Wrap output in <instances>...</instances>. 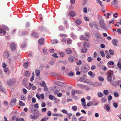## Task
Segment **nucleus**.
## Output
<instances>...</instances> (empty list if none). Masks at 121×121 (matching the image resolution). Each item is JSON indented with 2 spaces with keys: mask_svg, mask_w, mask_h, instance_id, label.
<instances>
[{
  "mask_svg": "<svg viewBox=\"0 0 121 121\" xmlns=\"http://www.w3.org/2000/svg\"><path fill=\"white\" fill-rule=\"evenodd\" d=\"M99 24L101 27L104 30H108V27L104 23V20L102 17L99 19Z\"/></svg>",
  "mask_w": 121,
  "mask_h": 121,
  "instance_id": "1",
  "label": "nucleus"
},
{
  "mask_svg": "<svg viewBox=\"0 0 121 121\" xmlns=\"http://www.w3.org/2000/svg\"><path fill=\"white\" fill-rule=\"evenodd\" d=\"M11 50L13 51H14L16 48V46L14 43H12L10 45Z\"/></svg>",
  "mask_w": 121,
  "mask_h": 121,
  "instance_id": "2",
  "label": "nucleus"
},
{
  "mask_svg": "<svg viewBox=\"0 0 121 121\" xmlns=\"http://www.w3.org/2000/svg\"><path fill=\"white\" fill-rule=\"evenodd\" d=\"M14 83L12 79H10L8 80L7 81V84L9 86H10L13 84Z\"/></svg>",
  "mask_w": 121,
  "mask_h": 121,
  "instance_id": "3",
  "label": "nucleus"
},
{
  "mask_svg": "<svg viewBox=\"0 0 121 121\" xmlns=\"http://www.w3.org/2000/svg\"><path fill=\"white\" fill-rule=\"evenodd\" d=\"M16 101L17 100L16 99L13 98L12 99L11 101L10 102V104L12 106H14L16 104L15 103L16 102Z\"/></svg>",
  "mask_w": 121,
  "mask_h": 121,
  "instance_id": "4",
  "label": "nucleus"
},
{
  "mask_svg": "<svg viewBox=\"0 0 121 121\" xmlns=\"http://www.w3.org/2000/svg\"><path fill=\"white\" fill-rule=\"evenodd\" d=\"M110 82L112 85L115 86H117V85H119V82L118 81L116 82L112 80Z\"/></svg>",
  "mask_w": 121,
  "mask_h": 121,
  "instance_id": "5",
  "label": "nucleus"
},
{
  "mask_svg": "<svg viewBox=\"0 0 121 121\" xmlns=\"http://www.w3.org/2000/svg\"><path fill=\"white\" fill-rule=\"evenodd\" d=\"M68 60L69 62H73L74 60V57L70 55L68 57Z\"/></svg>",
  "mask_w": 121,
  "mask_h": 121,
  "instance_id": "6",
  "label": "nucleus"
},
{
  "mask_svg": "<svg viewBox=\"0 0 121 121\" xmlns=\"http://www.w3.org/2000/svg\"><path fill=\"white\" fill-rule=\"evenodd\" d=\"M83 45L84 47H90V43L87 42H84L83 43Z\"/></svg>",
  "mask_w": 121,
  "mask_h": 121,
  "instance_id": "7",
  "label": "nucleus"
},
{
  "mask_svg": "<svg viewBox=\"0 0 121 121\" xmlns=\"http://www.w3.org/2000/svg\"><path fill=\"white\" fill-rule=\"evenodd\" d=\"M77 86L82 89H85L86 88V86L80 84H77Z\"/></svg>",
  "mask_w": 121,
  "mask_h": 121,
  "instance_id": "8",
  "label": "nucleus"
},
{
  "mask_svg": "<svg viewBox=\"0 0 121 121\" xmlns=\"http://www.w3.org/2000/svg\"><path fill=\"white\" fill-rule=\"evenodd\" d=\"M118 42V41L116 39H113L112 41V43L115 46H117V43Z\"/></svg>",
  "mask_w": 121,
  "mask_h": 121,
  "instance_id": "9",
  "label": "nucleus"
},
{
  "mask_svg": "<svg viewBox=\"0 0 121 121\" xmlns=\"http://www.w3.org/2000/svg\"><path fill=\"white\" fill-rule=\"evenodd\" d=\"M28 79L26 78H25L23 79L22 80V83L25 86L27 84Z\"/></svg>",
  "mask_w": 121,
  "mask_h": 121,
  "instance_id": "10",
  "label": "nucleus"
},
{
  "mask_svg": "<svg viewBox=\"0 0 121 121\" xmlns=\"http://www.w3.org/2000/svg\"><path fill=\"white\" fill-rule=\"evenodd\" d=\"M65 52L68 54H70L72 53V51L70 48H68L66 49Z\"/></svg>",
  "mask_w": 121,
  "mask_h": 121,
  "instance_id": "11",
  "label": "nucleus"
},
{
  "mask_svg": "<svg viewBox=\"0 0 121 121\" xmlns=\"http://www.w3.org/2000/svg\"><path fill=\"white\" fill-rule=\"evenodd\" d=\"M9 53L8 51H5L4 53V57L5 58H7L9 56Z\"/></svg>",
  "mask_w": 121,
  "mask_h": 121,
  "instance_id": "12",
  "label": "nucleus"
},
{
  "mask_svg": "<svg viewBox=\"0 0 121 121\" xmlns=\"http://www.w3.org/2000/svg\"><path fill=\"white\" fill-rule=\"evenodd\" d=\"M82 52L83 53H86L87 51V49L86 47H84L81 49Z\"/></svg>",
  "mask_w": 121,
  "mask_h": 121,
  "instance_id": "13",
  "label": "nucleus"
},
{
  "mask_svg": "<svg viewBox=\"0 0 121 121\" xmlns=\"http://www.w3.org/2000/svg\"><path fill=\"white\" fill-rule=\"evenodd\" d=\"M75 22L77 24L79 25L81 23V21L80 19H76Z\"/></svg>",
  "mask_w": 121,
  "mask_h": 121,
  "instance_id": "14",
  "label": "nucleus"
},
{
  "mask_svg": "<svg viewBox=\"0 0 121 121\" xmlns=\"http://www.w3.org/2000/svg\"><path fill=\"white\" fill-rule=\"evenodd\" d=\"M69 14L71 17H73L75 16L76 13L74 11H72L70 12Z\"/></svg>",
  "mask_w": 121,
  "mask_h": 121,
  "instance_id": "15",
  "label": "nucleus"
},
{
  "mask_svg": "<svg viewBox=\"0 0 121 121\" xmlns=\"http://www.w3.org/2000/svg\"><path fill=\"white\" fill-rule=\"evenodd\" d=\"M80 39L81 40H88L85 37H84V36L83 35H81L80 36Z\"/></svg>",
  "mask_w": 121,
  "mask_h": 121,
  "instance_id": "16",
  "label": "nucleus"
},
{
  "mask_svg": "<svg viewBox=\"0 0 121 121\" xmlns=\"http://www.w3.org/2000/svg\"><path fill=\"white\" fill-rule=\"evenodd\" d=\"M85 37L86 39H89L90 37V35L88 33H85L84 34Z\"/></svg>",
  "mask_w": 121,
  "mask_h": 121,
  "instance_id": "17",
  "label": "nucleus"
},
{
  "mask_svg": "<svg viewBox=\"0 0 121 121\" xmlns=\"http://www.w3.org/2000/svg\"><path fill=\"white\" fill-rule=\"evenodd\" d=\"M39 43L40 45H42L44 43L43 39L42 38L40 39L39 40Z\"/></svg>",
  "mask_w": 121,
  "mask_h": 121,
  "instance_id": "18",
  "label": "nucleus"
},
{
  "mask_svg": "<svg viewBox=\"0 0 121 121\" xmlns=\"http://www.w3.org/2000/svg\"><path fill=\"white\" fill-rule=\"evenodd\" d=\"M27 33V32L25 31H23L21 32L20 33V35L22 36H23L25 35Z\"/></svg>",
  "mask_w": 121,
  "mask_h": 121,
  "instance_id": "19",
  "label": "nucleus"
},
{
  "mask_svg": "<svg viewBox=\"0 0 121 121\" xmlns=\"http://www.w3.org/2000/svg\"><path fill=\"white\" fill-rule=\"evenodd\" d=\"M113 72L112 71H111L109 72L108 74V76L109 77H112L113 75Z\"/></svg>",
  "mask_w": 121,
  "mask_h": 121,
  "instance_id": "20",
  "label": "nucleus"
},
{
  "mask_svg": "<svg viewBox=\"0 0 121 121\" xmlns=\"http://www.w3.org/2000/svg\"><path fill=\"white\" fill-rule=\"evenodd\" d=\"M30 73L28 71L25 72V75L26 77H28L29 76Z\"/></svg>",
  "mask_w": 121,
  "mask_h": 121,
  "instance_id": "21",
  "label": "nucleus"
},
{
  "mask_svg": "<svg viewBox=\"0 0 121 121\" xmlns=\"http://www.w3.org/2000/svg\"><path fill=\"white\" fill-rule=\"evenodd\" d=\"M48 118L49 117L48 116H45L40 121H46V120H48Z\"/></svg>",
  "mask_w": 121,
  "mask_h": 121,
  "instance_id": "22",
  "label": "nucleus"
},
{
  "mask_svg": "<svg viewBox=\"0 0 121 121\" xmlns=\"http://www.w3.org/2000/svg\"><path fill=\"white\" fill-rule=\"evenodd\" d=\"M30 117L32 119H35L37 118V116L34 115L32 114L30 115Z\"/></svg>",
  "mask_w": 121,
  "mask_h": 121,
  "instance_id": "23",
  "label": "nucleus"
},
{
  "mask_svg": "<svg viewBox=\"0 0 121 121\" xmlns=\"http://www.w3.org/2000/svg\"><path fill=\"white\" fill-rule=\"evenodd\" d=\"M93 60V59L91 57H88L87 58V60L89 62H92Z\"/></svg>",
  "mask_w": 121,
  "mask_h": 121,
  "instance_id": "24",
  "label": "nucleus"
},
{
  "mask_svg": "<svg viewBox=\"0 0 121 121\" xmlns=\"http://www.w3.org/2000/svg\"><path fill=\"white\" fill-rule=\"evenodd\" d=\"M29 62H25L24 65V67L25 68H27L28 66Z\"/></svg>",
  "mask_w": 121,
  "mask_h": 121,
  "instance_id": "25",
  "label": "nucleus"
},
{
  "mask_svg": "<svg viewBox=\"0 0 121 121\" xmlns=\"http://www.w3.org/2000/svg\"><path fill=\"white\" fill-rule=\"evenodd\" d=\"M40 72L39 70H35V74L36 76H39L40 75Z\"/></svg>",
  "mask_w": 121,
  "mask_h": 121,
  "instance_id": "26",
  "label": "nucleus"
},
{
  "mask_svg": "<svg viewBox=\"0 0 121 121\" xmlns=\"http://www.w3.org/2000/svg\"><path fill=\"white\" fill-rule=\"evenodd\" d=\"M32 35L35 37H37L38 36L37 33L35 32H33L32 33Z\"/></svg>",
  "mask_w": 121,
  "mask_h": 121,
  "instance_id": "27",
  "label": "nucleus"
},
{
  "mask_svg": "<svg viewBox=\"0 0 121 121\" xmlns=\"http://www.w3.org/2000/svg\"><path fill=\"white\" fill-rule=\"evenodd\" d=\"M35 74L34 73V72H33L32 73V75L31 77V78L30 79V80L31 82H32L34 80V78Z\"/></svg>",
  "mask_w": 121,
  "mask_h": 121,
  "instance_id": "28",
  "label": "nucleus"
},
{
  "mask_svg": "<svg viewBox=\"0 0 121 121\" xmlns=\"http://www.w3.org/2000/svg\"><path fill=\"white\" fill-rule=\"evenodd\" d=\"M101 101L103 103H105L106 101V99L104 98H102L101 99Z\"/></svg>",
  "mask_w": 121,
  "mask_h": 121,
  "instance_id": "29",
  "label": "nucleus"
},
{
  "mask_svg": "<svg viewBox=\"0 0 121 121\" xmlns=\"http://www.w3.org/2000/svg\"><path fill=\"white\" fill-rule=\"evenodd\" d=\"M0 91H2L4 92L5 91V90L4 87L2 86H0Z\"/></svg>",
  "mask_w": 121,
  "mask_h": 121,
  "instance_id": "30",
  "label": "nucleus"
},
{
  "mask_svg": "<svg viewBox=\"0 0 121 121\" xmlns=\"http://www.w3.org/2000/svg\"><path fill=\"white\" fill-rule=\"evenodd\" d=\"M4 33L3 34L4 35H5V34L6 32L5 31H4L1 28H0V33Z\"/></svg>",
  "mask_w": 121,
  "mask_h": 121,
  "instance_id": "31",
  "label": "nucleus"
},
{
  "mask_svg": "<svg viewBox=\"0 0 121 121\" xmlns=\"http://www.w3.org/2000/svg\"><path fill=\"white\" fill-rule=\"evenodd\" d=\"M60 57H63L65 56V54L63 52H60L59 53Z\"/></svg>",
  "mask_w": 121,
  "mask_h": 121,
  "instance_id": "32",
  "label": "nucleus"
},
{
  "mask_svg": "<svg viewBox=\"0 0 121 121\" xmlns=\"http://www.w3.org/2000/svg\"><path fill=\"white\" fill-rule=\"evenodd\" d=\"M19 104L21 106H23L25 105V104L22 101H19Z\"/></svg>",
  "mask_w": 121,
  "mask_h": 121,
  "instance_id": "33",
  "label": "nucleus"
},
{
  "mask_svg": "<svg viewBox=\"0 0 121 121\" xmlns=\"http://www.w3.org/2000/svg\"><path fill=\"white\" fill-rule=\"evenodd\" d=\"M117 0H114L112 1V4H116L117 3Z\"/></svg>",
  "mask_w": 121,
  "mask_h": 121,
  "instance_id": "34",
  "label": "nucleus"
},
{
  "mask_svg": "<svg viewBox=\"0 0 121 121\" xmlns=\"http://www.w3.org/2000/svg\"><path fill=\"white\" fill-rule=\"evenodd\" d=\"M100 54L101 56L103 57H104L105 56V54H104V52L103 51H101L100 52Z\"/></svg>",
  "mask_w": 121,
  "mask_h": 121,
  "instance_id": "35",
  "label": "nucleus"
},
{
  "mask_svg": "<svg viewBox=\"0 0 121 121\" xmlns=\"http://www.w3.org/2000/svg\"><path fill=\"white\" fill-rule=\"evenodd\" d=\"M82 104L84 108H86V102H82Z\"/></svg>",
  "mask_w": 121,
  "mask_h": 121,
  "instance_id": "36",
  "label": "nucleus"
},
{
  "mask_svg": "<svg viewBox=\"0 0 121 121\" xmlns=\"http://www.w3.org/2000/svg\"><path fill=\"white\" fill-rule=\"evenodd\" d=\"M58 42V40L56 39L53 40L52 41V43L53 44L57 43Z\"/></svg>",
  "mask_w": 121,
  "mask_h": 121,
  "instance_id": "37",
  "label": "nucleus"
},
{
  "mask_svg": "<svg viewBox=\"0 0 121 121\" xmlns=\"http://www.w3.org/2000/svg\"><path fill=\"white\" fill-rule=\"evenodd\" d=\"M72 110L74 111H76L77 110V107L76 106H73L72 107Z\"/></svg>",
  "mask_w": 121,
  "mask_h": 121,
  "instance_id": "38",
  "label": "nucleus"
},
{
  "mask_svg": "<svg viewBox=\"0 0 121 121\" xmlns=\"http://www.w3.org/2000/svg\"><path fill=\"white\" fill-rule=\"evenodd\" d=\"M109 92L108 90H105L104 91V93L106 95H108V93Z\"/></svg>",
  "mask_w": 121,
  "mask_h": 121,
  "instance_id": "39",
  "label": "nucleus"
},
{
  "mask_svg": "<svg viewBox=\"0 0 121 121\" xmlns=\"http://www.w3.org/2000/svg\"><path fill=\"white\" fill-rule=\"evenodd\" d=\"M92 104L93 103L91 101H90L87 103V106L89 107L90 106H91Z\"/></svg>",
  "mask_w": 121,
  "mask_h": 121,
  "instance_id": "40",
  "label": "nucleus"
},
{
  "mask_svg": "<svg viewBox=\"0 0 121 121\" xmlns=\"http://www.w3.org/2000/svg\"><path fill=\"white\" fill-rule=\"evenodd\" d=\"M74 75L72 71H71L68 73V75L70 76H72Z\"/></svg>",
  "mask_w": 121,
  "mask_h": 121,
  "instance_id": "41",
  "label": "nucleus"
},
{
  "mask_svg": "<svg viewBox=\"0 0 121 121\" xmlns=\"http://www.w3.org/2000/svg\"><path fill=\"white\" fill-rule=\"evenodd\" d=\"M97 95L98 96L100 97L103 96V95L102 93L101 92L98 93Z\"/></svg>",
  "mask_w": 121,
  "mask_h": 121,
  "instance_id": "42",
  "label": "nucleus"
},
{
  "mask_svg": "<svg viewBox=\"0 0 121 121\" xmlns=\"http://www.w3.org/2000/svg\"><path fill=\"white\" fill-rule=\"evenodd\" d=\"M60 36H61V37H68V35L65 34H60Z\"/></svg>",
  "mask_w": 121,
  "mask_h": 121,
  "instance_id": "43",
  "label": "nucleus"
},
{
  "mask_svg": "<svg viewBox=\"0 0 121 121\" xmlns=\"http://www.w3.org/2000/svg\"><path fill=\"white\" fill-rule=\"evenodd\" d=\"M45 29V28L43 27H40L39 28V30L40 31H43Z\"/></svg>",
  "mask_w": 121,
  "mask_h": 121,
  "instance_id": "44",
  "label": "nucleus"
},
{
  "mask_svg": "<svg viewBox=\"0 0 121 121\" xmlns=\"http://www.w3.org/2000/svg\"><path fill=\"white\" fill-rule=\"evenodd\" d=\"M76 63L77 65H80L82 63V61L81 60H79L76 62Z\"/></svg>",
  "mask_w": 121,
  "mask_h": 121,
  "instance_id": "45",
  "label": "nucleus"
},
{
  "mask_svg": "<svg viewBox=\"0 0 121 121\" xmlns=\"http://www.w3.org/2000/svg\"><path fill=\"white\" fill-rule=\"evenodd\" d=\"M108 81L109 82H110L112 81V77L108 76L107 78Z\"/></svg>",
  "mask_w": 121,
  "mask_h": 121,
  "instance_id": "46",
  "label": "nucleus"
},
{
  "mask_svg": "<svg viewBox=\"0 0 121 121\" xmlns=\"http://www.w3.org/2000/svg\"><path fill=\"white\" fill-rule=\"evenodd\" d=\"M109 53L112 55H113L114 54V52L111 50H109Z\"/></svg>",
  "mask_w": 121,
  "mask_h": 121,
  "instance_id": "47",
  "label": "nucleus"
},
{
  "mask_svg": "<svg viewBox=\"0 0 121 121\" xmlns=\"http://www.w3.org/2000/svg\"><path fill=\"white\" fill-rule=\"evenodd\" d=\"M22 91H23V93L24 94H26L27 92V90H26L25 89L23 88L22 90Z\"/></svg>",
  "mask_w": 121,
  "mask_h": 121,
  "instance_id": "48",
  "label": "nucleus"
},
{
  "mask_svg": "<svg viewBox=\"0 0 121 121\" xmlns=\"http://www.w3.org/2000/svg\"><path fill=\"white\" fill-rule=\"evenodd\" d=\"M108 63L110 65H113L114 64V62L112 61H110L108 62Z\"/></svg>",
  "mask_w": 121,
  "mask_h": 121,
  "instance_id": "49",
  "label": "nucleus"
},
{
  "mask_svg": "<svg viewBox=\"0 0 121 121\" xmlns=\"http://www.w3.org/2000/svg\"><path fill=\"white\" fill-rule=\"evenodd\" d=\"M43 52L45 54H47L48 53L47 50L44 49H43Z\"/></svg>",
  "mask_w": 121,
  "mask_h": 121,
  "instance_id": "50",
  "label": "nucleus"
},
{
  "mask_svg": "<svg viewBox=\"0 0 121 121\" xmlns=\"http://www.w3.org/2000/svg\"><path fill=\"white\" fill-rule=\"evenodd\" d=\"M32 102L33 103H35L36 102L35 98L34 97L32 98Z\"/></svg>",
  "mask_w": 121,
  "mask_h": 121,
  "instance_id": "51",
  "label": "nucleus"
},
{
  "mask_svg": "<svg viewBox=\"0 0 121 121\" xmlns=\"http://www.w3.org/2000/svg\"><path fill=\"white\" fill-rule=\"evenodd\" d=\"M4 106H7L8 105V102L7 101H5L4 102Z\"/></svg>",
  "mask_w": 121,
  "mask_h": 121,
  "instance_id": "52",
  "label": "nucleus"
},
{
  "mask_svg": "<svg viewBox=\"0 0 121 121\" xmlns=\"http://www.w3.org/2000/svg\"><path fill=\"white\" fill-rule=\"evenodd\" d=\"M77 91V90H73L71 92L72 94L74 95L75 94V93Z\"/></svg>",
  "mask_w": 121,
  "mask_h": 121,
  "instance_id": "53",
  "label": "nucleus"
},
{
  "mask_svg": "<svg viewBox=\"0 0 121 121\" xmlns=\"http://www.w3.org/2000/svg\"><path fill=\"white\" fill-rule=\"evenodd\" d=\"M52 56L55 58H58V57L57 56V54L56 53H55L54 54H53L52 55Z\"/></svg>",
  "mask_w": 121,
  "mask_h": 121,
  "instance_id": "54",
  "label": "nucleus"
},
{
  "mask_svg": "<svg viewBox=\"0 0 121 121\" xmlns=\"http://www.w3.org/2000/svg\"><path fill=\"white\" fill-rule=\"evenodd\" d=\"M41 86L43 87H44L46 86V84L45 82L44 81H43L42 82V84Z\"/></svg>",
  "mask_w": 121,
  "mask_h": 121,
  "instance_id": "55",
  "label": "nucleus"
},
{
  "mask_svg": "<svg viewBox=\"0 0 121 121\" xmlns=\"http://www.w3.org/2000/svg\"><path fill=\"white\" fill-rule=\"evenodd\" d=\"M46 104L45 102H43L41 104V107H42L44 108L46 106Z\"/></svg>",
  "mask_w": 121,
  "mask_h": 121,
  "instance_id": "56",
  "label": "nucleus"
},
{
  "mask_svg": "<svg viewBox=\"0 0 121 121\" xmlns=\"http://www.w3.org/2000/svg\"><path fill=\"white\" fill-rule=\"evenodd\" d=\"M41 98L42 99H43L44 98V95L43 93L41 94L40 95Z\"/></svg>",
  "mask_w": 121,
  "mask_h": 121,
  "instance_id": "57",
  "label": "nucleus"
},
{
  "mask_svg": "<svg viewBox=\"0 0 121 121\" xmlns=\"http://www.w3.org/2000/svg\"><path fill=\"white\" fill-rule=\"evenodd\" d=\"M107 15L106 14H104V15L107 18H108L109 17V16L110 15V14L109 13H108L107 14Z\"/></svg>",
  "mask_w": 121,
  "mask_h": 121,
  "instance_id": "58",
  "label": "nucleus"
},
{
  "mask_svg": "<svg viewBox=\"0 0 121 121\" xmlns=\"http://www.w3.org/2000/svg\"><path fill=\"white\" fill-rule=\"evenodd\" d=\"M114 95L115 97H117L118 96V94L116 92H115L114 93Z\"/></svg>",
  "mask_w": 121,
  "mask_h": 121,
  "instance_id": "59",
  "label": "nucleus"
},
{
  "mask_svg": "<svg viewBox=\"0 0 121 121\" xmlns=\"http://www.w3.org/2000/svg\"><path fill=\"white\" fill-rule=\"evenodd\" d=\"M26 43L25 42L23 44H22L21 47L22 48H24L26 47Z\"/></svg>",
  "mask_w": 121,
  "mask_h": 121,
  "instance_id": "60",
  "label": "nucleus"
},
{
  "mask_svg": "<svg viewBox=\"0 0 121 121\" xmlns=\"http://www.w3.org/2000/svg\"><path fill=\"white\" fill-rule=\"evenodd\" d=\"M49 99L51 100H52L54 98L53 96L51 95H49Z\"/></svg>",
  "mask_w": 121,
  "mask_h": 121,
  "instance_id": "61",
  "label": "nucleus"
},
{
  "mask_svg": "<svg viewBox=\"0 0 121 121\" xmlns=\"http://www.w3.org/2000/svg\"><path fill=\"white\" fill-rule=\"evenodd\" d=\"M46 108H44L42 109L41 111L43 112H44L46 111Z\"/></svg>",
  "mask_w": 121,
  "mask_h": 121,
  "instance_id": "62",
  "label": "nucleus"
},
{
  "mask_svg": "<svg viewBox=\"0 0 121 121\" xmlns=\"http://www.w3.org/2000/svg\"><path fill=\"white\" fill-rule=\"evenodd\" d=\"M98 79L99 81H103L104 80V78H103L101 77L100 76L98 77Z\"/></svg>",
  "mask_w": 121,
  "mask_h": 121,
  "instance_id": "63",
  "label": "nucleus"
},
{
  "mask_svg": "<svg viewBox=\"0 0 121 121\" xmlns=\"http://www.w3.org/2000/svg\"><path fill=\"white\" fill-rule=\"evenodd\" d=\"M117 66L120 68H121V65L120 62H118L117 64Z\"/></svg>",
  "mask_w": 121,
  "mask_h": 121,
  "instance_id": "64",
  "label": "nucleus"
}]
</instances>
